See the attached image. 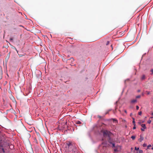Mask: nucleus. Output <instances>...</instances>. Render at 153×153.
I'll return each mask as SVG.
<instances>
[{"instance_id": "f257e3e1", "label": "nucleus", "mask_w": 153, "mask_h": 153, "mask_svg": "<svg viewBox=\"0 0 153 153\" xmlns=\"http://www.w3.org/2000/svg\"><path fill=\"white\" fill-rule=\"evenodd\" d=\"M111 134V133L107 130H105L103 131V135L104 137L108 136L110 140V137Z\"/></svg>"}, {"instance_id": "f03ea898", "label": "nucleus", "mask_w": 153, "mask_h": 153, "mask_svg": "<svg viewBox=\"0 0 153 153\" xmlns=\"http://www.w3.org/2000/svg\"><path fill=\"white\" fill-rule=\"evenodd\" d=\"M141 126L142 127L141 128V130L142 131H144L145 129L146 128V127L145 124H143L141 125Z\"/></svg>"}, {"instance_id": "7ed1b4c3", "label": "nucleus", "mask_w": 153, "mask_h": 153, "mask_svg": "<svg viewBox=\"0 0 153 153\" xmlns=\"http://www.w3.org/2000/svg\"><path fill=\"white\" fill-rule=\"evenodd\" d=\"M137 99H134L131 101V103L132 104L134 103L137 102Z\"/></svg>"}, {"instance_id": "20e7f679", "label": "nucleus", "mask_w": 153, "mask_h": 153, "mask_svg": "<svg viewBox=\"0 0 153 153\" xmlns=\"http://www.w3.org/2000/svg\"><path fill=\"white\" fill-rule=\"evenodd\" d=\"M144 139V138L143 137L140 136V139L139 141L140 142H142Z\"/></svg>"}, {"instance_id": "39448f33", "label": "nucleus", "mask_w": 153, "mask_h": 153, "mask_svg": "<svg viewBox=\"0 0 153 153\" xmlns=\"http://www.w3.org/2000/svg\"><path fill=\"white\" fill-rule=\"evenodd\" d=\"M145 78V75H143L141 78V79L142 80L144 79Z\"/></svg>"}, {"instance_id": "423d86ee", "label": "nucleus", "mask_w": 153, "mask_h": 153, "mask_svg": "<svg viewBox=\"0 0 153 153\" xmlns=\"http://www.w3.org/2000/svg\"><path fill=\"white\" fill-rule=\"evenodd\" d=\"M109 143L112 144V147H115V143H111V142L110 141H109Z\"/></svg>"}, {"instance_id": "0eeeda50", "label": "nucleus", "mask_w": 153, "mask_h": 153, "mask_svg": "<svg viewBox=\"0 0 153 153\" xmlns=\"http://www.w3.org/2000/svg\"><path fill=\"white\" fill-rule=\"evenodd\" d=\"M81 123V122L79 121H77L76 122V123L77 124H80Z\"/></svg>"}, {"instance_id": "6e6552de", "label": "nucleus", "mask_w": 153, "mask_h": 153, "mask_svg": "<svg viewBox=\"0 0 153 153\" xmlns=\"http://www.w3.org/2000/svg\"><path fill=\"white\" fill-rule=\"evenodd\" d=\"M135 137L134 136H132L131 137V138H132L133 140H134L135 139Z\"/></svg>"}, {"instance_id": "1a4fd4ad", "label": "nucleus", "mask_w": 153, "mask_h": 153, "mask_svg": "<svg viewBox=\"0 0 153 153\" xmlns=\"http://www.w3.org/2000/svg\"><path fill=\"white\" fill-rule=\"evenodd\" d=\"M102 144H104L106 145L107 144L106 142L105 141V142H104L102 143Z\"/></svg>"}, {"instance_id": "9d476101", "label": "nucleus", "mask_w": 153, "mask_h": 153, "mask_svg": "<svg viewBox=\"0 0 153 153\" xmlns=\"http://www.w3.org/2000/svg\"><path fill=\"white\" fill-rule=\"evenodd\" d=\"M135 149L137 150H139V148H137L136 147H135Z\"/></svg>"}, {"instance_id": "9b49d317", "label": "nucleus", "mask_w": 153, "mask_h": 153, "mask_svg": "<svg viewBox=\"0 0 153 153\" xmlns=\"http://www.w3.org/2000/svg\"><path fill=\"white\" fill-rule=\"evenodd\" d=\"M143 151L142 150H139V153H143Z\"/></svg>"}, {"instance_id": "f8f14e48", "label": "nucleus", "mask_w": 153, "mask_h": 153, "mask_svg": "<svg viewBox=\"0 0 153 153\" xmlns=\"http://www.w3.org/2000/svg\"><path fill=\"white\" fill-rule=\"evenodd\" d=\"M151 121L150 120H148L147 121V123L149 124L150 123H151Z\"/></svg>"}, {"instance_id": "ddd939ff", "label": "nucleus", "mask_w": 153, "mask_h": 153, "mask_svg": "<svg viewBox=\"0 0 153 153\" xmlns=\"http://www.w3.org/2000/svg\"><path fill=\"white\" fill-rule=\"evenodd\" d=\"M133 123H134V126H135V122L134 121V118H133Z\"/></svg>"}, {"instance_id": "4468645a", "label": "nucleus", "mask_w": 153, "mask_h": 153, "mask_svg": "<svg viewBox=\"0 0 153 153\" xmlns=\"http://www.w3.org/2000/svg\"><path fill=\"white\" fill-rule=\"evenodd\" d=\"M146 144L145 143H144L143 144V146L144 147H145L146 146Z\"/></svg>"}, {"instance_id": "2eb2a0df", "label": "nucleus", "mask_w": 153, "mask_h": 153, "mask_svg": "<svg viewBox=\"0 0 153 153\" xmlns=\"http://www.w3.org/2000/svg\"><path fill=\"white\" fill-rule=\"evenodd\" d=\"M140 95H138L136 97L137 98H140Z\"/></svg>"}, {"instance_id": "dca6fc26", "label": "nucleus", "mask_w": 153, "mask_h": 153, "mask_svg": "<svg viewBox=\"0 0 153 153\" xmlns=\"http://www.w3.org/2000/svg\"><path fill=\"white\" fill-rule=\"evenodd\" d=\"M136 109L137 110H138V109L139 108V107L138 105H137L136 106Z\"/></svg>"}, {"instance_id": "f3484780", "label": "nucleus", "mask_w": 153, "mask_h": 153, "mask_svg": "<svg viewBox=\"0 0 153 153\" xmlns=\"http://www.w3.org/2000/svg\"><path fill=\"white\" fill-rule=\"evenodd\" d=\"M68 145V146H70L71 145V143L70 142L68 143H67Z\"/></svg>"}, {"instance_id": "a211bd4d", "label": "nucleus", "mask_w": 153, "mask_h": 153, "mask_svg": "<svg viewBox=\"0 0 153 153\" xmlns=\"http://www.w3.org/2000/svg\"><path fill=\"white\" fill-rule=\"evenodd\" d=\"M138 114L139 115H141L142 114V112L141 111H140L138 113Z\"/></svg>"}, {"instance_id": "6ab92c4d", "label": "nucleus", "mask_w": 153, "mask_h": 153, "mask_svg": "<svg viewBox=\"0 0 153 153\" xmlns=\"http://www.w3.org/2000/svg\"><path fill=\"white\" fill-rule=\"evenodd\" d=\"M151 71L152 72L151 74H153V69H152L151 70Z\"/></svg>"}, {"instance_id": "aec40b11", "label": "nucleus", "mask_w": 153, "mask_h": 153, "mask_svg": "<svg viewBox=\"0 0 153 153\" xmlns=\"http://www.w3.org/2000/svg\"><path fill=\"white\" fill-rule=\"evenodd\" d=\"M146 92L147 93V94L149 95L150 94V92L148 91H146Z\"/></svg>"}, {"instance_id": "412c9836", "label": "nucleus", "mask_w": 153, "mask_h": 153, "mask_svg": "<svg viewBox=\"0 0 153 153\" xmlns=\"http://www.w3.org/2000/svg\"><path fill=\"white\" fill-rule=\"evenodd\" d=\"M151 146V145L150 144L147 147L148 148H149V147H150Z\"/></svg>"}, {"instance_id": "4be33fe9", "label": "nucleus", "mask_w": 153, "mask_h": 153, "mask_svg": "<svg viewBox=\"0 0 153 153\" xmlns=\"http://www.w3.org/2000/svg\"><path fill=\"white\" fill-rule=\"evenodd\" d=\"M109 41H108L107 42L106 45H108L109 44Z\"/></svg>"}, {"instance_id": "5701e85b", "label": "nucleus", "mask_w": 153, "mask_h": 153, "mask_svg": "<svg viewBox=\"0 0 153 153\" xmlns=\"http://www.w3.org/2000/svg\"><path fill=\"white\" fill-rule=\"evenodd\" d=\"M2 150L3 152H5V151H4V149L2 148Z\"/></svg>"}, {"instance_id": "b1692460", "label": "nucleus", "mask_w": 153, "mask_h": 153, "mask_svg": "<svg viewBox=\"0 0 153 153\" xmlns=\"http://www.w3.org/2000/svg\"><path fill=\"white\" fill-rule=\"evenodd\" d=\"M138 124L140 125H141V122H139Z\"/></svg>"}, {"instance_id": "393cba45", "label": "nucleus", "mask_w": 153, "mask_h": 153, "mask_svg": "<svg viewBox=\"0 0 153 153\" xmlns=\"http://www.w3.org/2000/svg\"><path fill=\"white\" fill-rule=\"evenodd\" d=\"M136 127L134 126L133 127V129H136Z\"/></svg>"}, {"instance_id": "a878e982", "label": "nucleus", "mask_w": 153, "mask_h": 153, "mask_svg": "<svg viewBox=\"0 0 153 153\" xmlns=\"http://www.w3.org/2000/svg\"><path fill=\"white\" fill-rule=\"evenodd\" d=\"M117 151V149H114V151L116 152Z\"/></svg>"}, {"instance_id": "bb28decb", "label": "nucleus", "mask_w": 153, "mask_h": 153, "mask_svg": "<svg viewBox=\"0 0 153 153\" xmlns=\"http://www.w3.org/2000/svg\"><path fill=\"white\" fill-rule=\"evenodd\" d=\"M124 112L126 113H127V111L126 110H124Z\"/></svg>"}, {"instance_id": "cd10ccee", "label": "nucleus", "mask_w": 153, "mask_h": 153, "mask_svg": "<svg viewBox=\"0 0 153 153\" xmlns=\"http://www.w3.org/2000/svg\"><path fill=\"white\" fill-rule=\"evenodd\" d=\"M10 40L11 41H12L13 40V39L12 38L10 39Z\"/></svg>"}, {"instance_id": "c85d7f7f", "label": "nucleus", "mask_w": 153, "mask_h": 153, "mask_svg": "<svg viewBox=\"0 0 153 153\" xmlns=\"http://www.w3.org/2000/svg\"><path fill=\"white\" fill-rule=\"evenodd\" d=\"M140 91V90H138V92H139Z\"/></svg>"}, {"instance_id": "c756f323", "label": "nucleus", "mask_w": 153, "mask_h": 153, "mask_svg": "<svg viewBox=\"0 0 153 153\" xmlns=\"http://www.w3.org/2000/svg\"><path fill=\"white\" fill-rule=\"evenodd\" d=\"M152 115H153V112L152 114Z\"/></svg>"}, {"instance_id": "7c9ffc66", "label": "nucleus", "mask_w": 153, "mask_h": 153, "mask_svg": "<svg viewBox=\"0 0 153 153\" xmlns=\"http://www.w3.org/2000/svg\"><path fill=\"white\" fill-rule=\"evenodd\" d=\"M132 115V113H131V114H130V116H131Z\"/></svg>"}, {"instance_id": "2f4dec72", "label": "nucleus", "mask_w": 153, "mask_h": 153, "mask_svg": "<svg viewBox=\"0 0 153 153\" xmlns=\"http://www.w3.org/2000/svg\"><path fill=\"white\" fill-rule=\"evenodd\" d=\"M152 149L153 150V147H152Z\"/></svg>"}, {"instance_id": "473e14b6", "label": "nucleus", "mask_w": 153, "mask_h": 153, "mask_svg": "<svg viewBox=\"0 0 153 153\" xmlns=\"http://www.w3.org/2000/svg\"><path fill=\"white\" fill-rule=\"evenodd\" d=\"M16 51L18 52V51H17V50L16 49Z\"/></svg>"}, {"instance_id": "72a5a7b5", "label": "nucleus", "mask_w": 153, "mask_h": 153, "mask_svg": "<svg viewBox=\"0 0 153 153\" xmlns=\"http://www.w3.org/2000/svg\"><path fill=\"white\" fill-rule=\"evenodd\" d=\"M144 122V121H143L142 122V123H143V122Z\"/></svg>"}, {"instance_id": "f704fd0d", "label": "nucleus", "mask_w": 153, "mask_h": 153, "mask_svg": "<svg viewBox=\"0 0 153 153\" xmlns=\"http://www.w3.org/2000/svg\"><path fill=\"white\" fill-rule=\"evenodd\" d=\"M152 146H153V144L152 145Z\"/></svg>"}]
</instances>
